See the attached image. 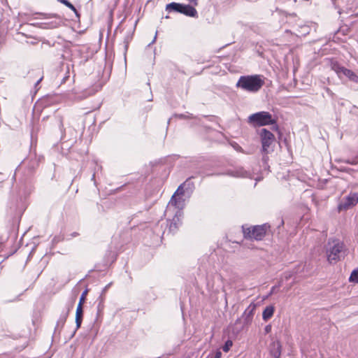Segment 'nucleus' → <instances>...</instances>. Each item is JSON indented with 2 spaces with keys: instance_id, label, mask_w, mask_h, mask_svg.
Wrapping results in <instances>:
<instances>
[{
  "instance_id": "nucleus-13",
  "label": "nucleus",
  "mask_w": 358,
  "mask_h": 358,
  "mask_svg": "<svg viewBox=\"0 0 358 358\" xmlns=\"http://www.w3.org/2000/svg\"><path fill=\"white\" fill-rule=\"evenodd\" d=\"M343 75L349 78L351 80L358 83V76L351 70L348 69L344 70V73Z\"/></svg>"
},
{
  "instance_id": "nucleus-17",
  "label": "nucleus",
  "mask_w": 358,
  "mask_h": 358,
  "mask_svg": "<svg viewBox=\"0 0 358 358\" xmlns=\"http://www.w3.org/2000/svg\"><path fill=\"white\" fill-rule=\"evenodd\" d=\"M233 343H232V341H229L228 340L225 344L224 345V346L222 347V350L224 351V352H228L229 350V349L231 348V347L232 346Z\"/></svg>"
},
{
  "instance_id": "nucleus-18",
  "label": "nucleus",
  "mask_w": 358,
  "mask_h": 358,
  "mask_svg": "<svg viewBox=\"0 0 358 358\" xmlns=\"http://www.w3.org/2000/svg\"><path fill=\"white\" fill-rule=\"evenodd\" d=\"M59 1L61 3H64V5H66L69 8H71V10H73L74 11L76 10L75 7L70 2H69L68 1H66V0H59Z\"/></svg>"
},
{
  "instance_id": "nucleus-15",
  "label": "nucleus",
  "mask_w": 358,
  "mask_h": 358,
  "mask_svg": "<svg viewBox=\"0 0 358 358\" xmlns=\"http://www.w3.org/2000/svg\"><path fill=\"white\" fill-rule=\"evenodd\" d=\"M350 282L358 283V269L354 270L349 278Z\"/></svg>"
},
{
  "instance_id": "nucleus-3",
  "label": "nucleus",
  "mask_w": 358,
  "mask_h": 358,
  "mask_svg": "<svg viewBox=\"0 0 358 358\" xmlns=\"http://www.w3.org/2000/svg\"><path fill=\"white\" fill-rule=\"evenodd\" d=\"M248 122L255 127H260L273 124L275 120L268 112L261 111L250 115L248 117Z\"/></svg>"
},
{
  "instance_id": "nucleus-11",
  "label": "nucleus",
  "mask_w": 358,
  "mask_h": 358,
  "mask_svg": "<svg viewBox=\"0 0 358 358\" xmlns=\"http://www.w3.org/2000/svg\"><path fill=\"white\" fill-rule=\"evenodd\" d=\"M83 320V306L78 304L76 308V328L79 329L80 327Z\"/></svg>"
},
{
  "instance_id": "nucleus-23",
  "label": "nucleus",
  "mask_w": 358,
  "mask_h": 358,
  "mask_svg": "<svg viewBox=\"0 0 358 358\" xmlns=\"http://www.w3.org/2000/svg\"><path fill=\"white\" fill-rule=\"evenodd\" d=\"M352 194L353 196L355 197V199L356 200H357V203H358V192H357V193H356V192H353V193H352Z\"/></svg>"
},
{
  "instance_id": "nucleus-21",
  "label": "nucleus",
  "mask_w": 358,
  "mask_h": 358,
  "mask_svg": "<svg viewBox=\"0 0 358 358\" xmlns=\"http://www.w3.org/2000/svg\"><path fill=\"white\" fill-rule=\"evenodd\" d=\"M222 357V352L220 350H217L215 355L213 358H221Z\"/></svg>"
},
{
  "instance_id": "nucleus-12",
  "label": "nucleus",
  "mask_w": 358,
  "mask_h": 358,
  "mask_svg": "<svg viewBox=\"0 0 358 358\" xmlns=\"http://www.w3.org/2000/svg\"><path fill=\"white\" fill-rule=\"evenodd\" d=\"M275 308L273 306H266L262 313V317L263 320L265 321H267L268 319H270L273 313H274Z\"/></svg>"
},
{
  "instance_id": "nucleus-19",
  "label": "nucleus",
  "mask_w": 358,
  "mask_h": 358,
  "mask_svg": "<svg viewBox=\"0 0 358 358\" xmlns=\"http://www.w3.org/2000/svg\"><path fill=\"white\" fill-rule=\"evenodd\" d=\"M86 294H87V290L85 291L84 292H83L80 298V301H79V303L78 304H80L81 306H83V303L85 302V297H86Z\"/></svg>"
},
{
  "instance_id": "nucleus-6",
  "label": "nucleus",
  "mask_w": 358,
  "mask_h": 358,
  "mask_svg": "<svg viewBox=\"0 0 358 358\" xmlns=\"http://www.w3.org/2000/svg\"><path fill=\"white\" fill-rule=\"evenodd\" d=\"M169 205L175 206L178 209V210H180L184 208L185 205V199L184 198V189L182 185H180L175 192L169 203Z\"/></svg>"
},
{
  "instance_id": "nucleus-28",
  "label": "nucleus",
  "mask_w": 358,
  "mask_h": 358,
  "mask_svg": "<svg viewBox=\"0 0 358 358\" xmlns=\"http://www.w3.org/2000/svg\"><path fill=\"white\" fill-rule=\"evenodd\" d=\"M108 286H109V285H107V286L105 287V289H106L107 288H108Z\"/></svg>"
},
{
  "instance_id": "nucleus-9",
  "label": "nucleus",
  "mask_w": 358,
  "mask_h": 358,
  "mask_svg": "<svg viewBox=\"0 0 358 358\" xmlns=\"http://www.w3.org/2000/svg\"><path fill=\"white\" fill-rule=\"evenodd\" d=\"M182 213L180 210H178L173 220L169 224V230L175 232L182 224Z\"/></svg>"
},
{
  "instance_id": "nucleus-16",
  "label": "nucleus",
  "mask_w": 358,
  "mask_h": 358,
  "mask_svg": "<svg viewBox=\"0 0 358 358\" xmlns=\"http://www.w3.org/2000/svg\"><path fill=\"white\" fill-rule=\"evenodd\" d=\"M247 174V172L243 171V169H238L236 171L235 173H233L232 176L236 177H245Z\"/></svg>"
},
{
  "instance_id": "nucleus-20",
  "label": "nucleus",
  "mask_w": 358,
  "mask_h": 358,
  "mask_svg": "<svg viewBox=\"0 0 358 358\" xmlns=\"http://www.w3.org/2000/svg\"><path fill=\"white\" fill-rule=\"evenodd\" d=\"M50 28H55L58 26V23L56 22H52L50 24H48Z\"/></svg>"
},
{
  "instance_id": "nucleus-7",
  "label": "nucleus",
  "mask_w": 358,
  "mask_h": 358,
  "mask_svg": "<svg viewBox=\"0 0 358 358\" xmlns=\"http://www.w3.org/2000/svg\"><path fill=\"white\" fill-rule=\"evenodd\" d=\"M260 136L262 143V150L264 152H267L268 148L275 140V136L270 131L266 129L261 130Z\"/></svg>"
},
{
  "instance_id": "nucleus-5",
  "label": "nucleus",
  "mask_w": 358,
  "mask_h": 358,
  "mask_svg": "<svg viewBox=\"0 0 358 358\" xmlns=\"http://www.w3.org/2000/svg\"><path fill=\"white\" fill-rule=\"evenodd\" d=\"M167 10H173L180 13H182L189 17H196L197 11L192 6L185 5L178 3H171L166 6Z\"/></svg>"
},
{
  "instance_id": "nucleus-14",
  "label": "nucleus",
  "mask_w": 358,
  "mask_h": 358,
  "mask_svg": "<svg viewBox=\"0 0 358 358\" xmlns=\"http://www.w3.org/2000/svg\"><path fill=\"white\" fill-rule=\"evenodd\" d=\"M332 69L338 74L339 77L341 76L344 73V70H346L347 69L340 66L338 64H334L332 65Z\"/></svg>"
},
{
  "instance_id": "nucleus-22",
  "label": "nucleus",
  "mask_w": 358,
  "mask_h": 358,
  "mask_svg": "<svg viewBox=\"0 0 358 358\" xmlns=\"http://www.w3.org/2000/svg\"><path fill=\"white\" fill-rule=\"evenodd\" d=\"M189 3H193L194 6H197L198 0H187Z\"/></svg>"
},
{
  "instance_id": "nucleus-27",
  "label": "nucleus",
  "mask_w": 358,
  "mask_h": 358,
  "mask_svg": "<svg viewBox=\"0 0 358 358\" xmlns=\"http://www.w3.org/2000/svg\"><path fill=\"white\" fill-rule=\"evenodd\" d=\"M157 38V34L155 35V38H154V40L152 41V43H154V41H155V39Z\"/></svg>"
},
{
  "instance_id": "nucleus-1",
  "label": "nucleus",
  "mask_w": 358,
  "mask_h": 358,
  "mask_svg": "<svg viewBox=\"0 0 358 358\" xmlns=\"http://www.w3.org/2000/svg\"><path fill=\"white\" fill-rule=\"evenodd\" d=\"M264 83L263 76L256 74L241 76L236 86L243 91L255 93L260 90Z\"/></svg>"
},
{
  "instance_id": "nucleus-25",
  "label": "nucleus",
  "mask_w": 358,
  "mask_h": 358,
  "mask_svg": "<svg viewBox=\"0 0 358 358\" xmlns=\"http://www.w3.org/2000/svg\"><path fill=\"white\" fill-rule=\"evenodd\" d=\"M270 329H271V327H270V326H267V327H266V331L267 332H268V331H269Z\"/></svg>"
},
{
  "instance_id": "nucleus-24",
  "label": "nucleus",
  "mask_w": 358,
  "mask_h": 358,
  "mask_svg": "<svg viewBox=\"0 0 358 358\" xmlns=\"http://www.w3.org/2000/svg\"><path fill=\"white\" fill-rule=\"evenodd\" d=\"M42 79H43V76H41V78L38 80L36 85H37L42 80Z\"/></svg>"
},
{
  "instance_id": "nucleus-8",
  "label": "nucleus",
  "mask_w": 358,
  "mask_h": 358,
  "mask_svg": "<svg viewBox=\"0 0 358 358\" xmlns=\"http://www.w3.org/2000/svg\"><path fill=\"white\" fill-rule=\"evenodd\" d=\"M357 203V200L355 199L352 194L350 193L348 196L344 197L338 206L339 211L347 210L350 208L355 206Z\"/></svg>"
},
{
  "instance_id": "nucleus-10",
  "label": "nucleus",
  "mask_w": 358,
  "mask_h": 358,
  "mask_svg": "<svg viewBox=\"0 0 358 358\" xmlns=\"http://www.w3.org/2000/svg\"><path fill=\"white\" fill-rule=\"evenodd\" d=\"M255 309L256 305L254 303L250 304L249 306L246 308L243 314V319L244 320L245 324H249L251 322Z\"/></svg>"
},
{
  "instance_id": "nucleus-2",
  "label": "nucleus",
  "mask_w": 358,
  "mask_h": 358,
  "mask_svg": "<svg viewBox=\"0 0 358 358\" xmlns=\"http://www.w3.org/2000/svg\"><path fill=\"white\" fill-rule=\"evenodd\" d=\"M345 255V245L342 241L334 239L328 242L327 255V260L330 264H334L340 261L341 259L344 258Z\"/></svg>"
},
{
  "instance_id": "nucleus-4",
  "label": "nucleus",
  "mask_w": 358,
  "mask_h": 358,
  "mask_svg": "<svg viewBox=\"0 0 358 358\" xmlns=\"http://www.w3.org/2000/svg\"><path fill=\"white\" fill-rule=\"evenodd\" d=\"M268 229V227L266 224L264 225H258L252 227V228H247L243 227V231L245 237L251 238V239H255L257 241L262 240L266 232V230Z\"/></svg>"
},
{
  "instance_id": "nucleus-26",
  "label": "nucleus",
  "mask_w": 358,
  "mask_h": 358,
  "mask_svg": "<svg viewBox=\"0 0 358 358\" xmlns=\"http://www.w3.org/2000/svg\"><path fill=\"white\" fill-rule=\"evenodd\" d=\"M275 287H273L272 289H271V293H273V292H275Z\"/></svg>"
}]
</instances>
